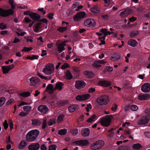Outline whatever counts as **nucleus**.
Returning <instances> with one entry per match:
<instances>
[{
  "instance_id": "41",
  "label": "nucleus",
  "mask_w": 150,
  "mask_h": 150,
  "mask_svg": "<svg viewBox=\"0 0 150 150\" xmlns=\"http://www.w3.org/2000/svg\"><path fill=\"white\" fill-rule=\"evenodd\" d=\"M64 115H59L57 117V121L58 123L60 122L63 120L64 118Z\"/></svg>"
},
{
  "instance_id": "58",
  "label": "nucleus",
  "mask_w": 150,
  "mask_h": 150,
  "mask_svg": "<svg viewBox=\"0 0 150 150\" xmlns=\"http://www.w3.org/2000/svg\"><path fill=\"white\" fill-rule=\"evenodd\" d=\"M112 70V68L109 66L106 67L105 69V71H111Z\"/></svg>"
},
{
  "instance_id": "49",
  "label": "nucleus",
  "mask_w": 150,
  "mask_h": 150,
  "mask_svg": "<svg viewBox=\"0 0 150 150\" xmlns=\"http://www.w3.org/2000/svg\"><path fill=\"white\" fill-rule=\"evenodd\" d=\"M130 109L133 111H136L138 109V106L136 105H133L130 106Z\"/></svg>"
},
{
  "instance_id": "33",
  "label": "nucleus",
  "mask_w": 150,
  "mask_h": 150,
  "mask_svg": "<svg viewBox=\"0 0 150 150\" xmlns=\"http://www.w3.org/2000/svg\"><path fill=\"white\" fill-rule=\"evenodd\" d=\"M27 144L25 141H22L18 145V148L19 149H23L25 147Z\"/></svg>"
},
{
  "instance_id": "36",
  "label": "nucleus",
  "mask_w": 150,
  "mask_h": 150,
  "mask_svg": "<svg viewBox=\"0 0 150 150\" xmlns=\"http://www.w3.org/2000/svg\"><path fill=\"white\" fill-rule=\"evenodd\" d=\"M97 119L96 116L95 115H93L91 117L89 118L87 121V122H89L94 121Z\"/></svg>"
},
{
  "instance_id": "28",
  "label": "nucleus",
  "mask_w": 150,
  "mask_h": 150,
  "mask_svg": "<svg viewBox=\"0 0 150 150\" xmlns=\"http://www.w3.org/2000/svg\"><path fill=\"white\" fill-rule=\"evenodd\" d=\"M128 44L129 45L135 47L137 45V42L135 40L131 39L128 41Z\"/></svg>"
},
{
  "instance_id": "52",
  "label": "nucleus",
  "mask_w": 150,
  "mask_h": 150,
  "mask_svg": "<svg viewBox=\"0 0 150 150\" xmlns=\"http://www.w3.org/2000/svg\"><path fill=\"white\" fill-rule=\"evenodd\" d=\"M71 132L74 135H76L78 133V130L77 129H73L71 130Z\"/></svg>"
},
{
  "instance_id": "42",
  "label": "nucleus",
  "mask_w": 150,
  "mask_h": 150,
  "mask_svg": "<svg viewBox=\"0 0 150 150\" xmlns=\"http://www.w3.org/2000/svg\"><path fill=\"white\" fill-rule=\"evenodd\" d=\"M30 93L29 92H26L24 93H21L20 95L23 97H27L30 96Z\"/></svg>"
},
{
  "instance_id": "50",
  "label": "nucleus",
  "mask_w": 150,
  "mask_h": 150,
  "mask_svg": "<svg viewBox=\"0 0 150 150\" xmlns=\"http://www.w3.org/2000/svg\"><path fill=\"white\" fill-rule=\"evenodd\" d=\"M33 49V48L31 47H24L23 50H22V52H28Z\"/></svg>"
},
{
  "instance_id": "10",
  "label": "nucleus",
  "mask_w": 150,
  "mask_h": 150,
  "mask_svg": "<svg viewBox=\"0 0 150 150\" xmlns=\"http://www.w3.org/2000/svg\"><path fill=\"white\" fill-rule=\"evenodd\" d=\"M150 120V115H147L142 117L138 121L139 125H143L147 123Z\"/></svg>"
},
{
  "instance_id": "16",
  "label": "nucleus",
  "mask_w": 150,
  "mask_h": 150,
  "mask_svg": "<svg viewBox=\"0 0 150 150\" xmlns=\"http://www.w3.org/2000/svg\"><path fill=\"white\" fill-rule=\"evenodd\" d=\"M106 61L105 59L99 60L94 62L93 65L96 68H98L100 67L103 64L106 63Z\"/></svg>"
},
{
  "instance_id": "27",
  "label": "nucleus",
  "mask_w": 150,
  "mask_h": 150,
  "mask_svg": "<svg viewBox=\"0 0 150 150\" xmlns=\"http://www.w3.org/2000/svg\"><path fill=\"white\" fill-rule=\"evenodd\" d=\"M90 133L89 129L88 128H85L82 130V134L83 136L87 137Z\"/></svg>"
},
{
  "instance_id": "1",
  "label": "nucleus",
  "mask_w": 150,
  "mask_h": 150,
  "mask_svg": "<svg viewBox=\"0 0 150 150\" xmlns=\"http://www.w3.org/2000/svg\"><path fill=\"white\" fill-rule=\"evenodd\" d=\"M109 29L111 32L108 31L107 29L104 28L100 30V31L101 33H96V34L99 36V39L100 41L101 42L99 43L100 45L105 44V40L106 36L114 33V29L110 28Z\"/></svg>"
},
{
  "instance_id": "57",
  "label": "nucleus",
  "mask_w": 150,
  "mask_h": 150,
  "mask_svg": "<svg viewBox=\"0 0 150 150\" xmlns=\"http://www.w3.org/2000/svg\"><path fill=\"white\" fill-rule=\"evenodd\" d=\"M138 34V33L137 32H132L131 33L130 36L132 38L134 37L137 36Z\"/></svg>"
},
{
  "instance_id": "26",
  "label": "nucleus",
  "mask_w": 150,
  "mask_h": 150,
  "mask_svg": "<svg viewBox=\"0 0 150 150\" xmlns=\"http://www.w3.org/2000/svg\"><path fill=\"white\" fill-rule=\"evenodd\" d=\"M64 84L62 82L58 81L56 84L54 90L58 89L59 90H61L62 89V86Z\"/></svg>"
},
{
  "instance_id": "31",
  "label": "nucleus",
  "mask_w": 150,
  "mask_h": 150,
  "mask_svg": "<svg viewBox=\"0 0 150 150\" xmlns=\"http://www.w3.org/2000/svg\"><path fill=\"white\" fill-rule=\"evenodd\" d=\"M95 142L98 149L101 148L104 145V142L102 140H99Z\"/></svg>"
},
{
  "instance_id": "51",
  "label": "nucleus",
  "mask_w": 150,
  "mask_h": 150,
  "mask_svg": "<svg viewBox=\"0 0 150 150\" xmlns=\"http://www.w3.org/2000/svg\"><path fill=\"white\" fill-rule=\"evenodd\" d=\"M31 108L30 106H25L23 107V109L25 111L28 112L31 110Z\"/></svg>"
},
{
  "instance_id": "56",
  "label": "nucleus",
  "mask_w": 150,
  "mask_h": 150,
  "mask_svg": "<svg viewBox=\"0 0 150 150\" xmlns=\"http://www.w3.org/2000/svg\"><path fill=\"white\" fill-rule=\"evenodd\" d=\"M28 114L27 113L22 111L19 113V115L20 116L24 117L26 116Z\"/></svg>"
},
{
  "instance_id": "24",
  "label": "nucleus",
  "mask_w": 150,
  "mask_h": 150,
  "mask_svg": "<svg viewBox=\"0 0 150 150\" xmlns=\"http://www.w3.org/2000/svg\"><path fill=\"white\" fill-rule=\"evenodd\" d=\"M78 108V106L77 105H74L70 106L68 108L69 111L71 112H72L77 110Z\"/></svg>"
},
{
  "instance_id": "32",
  "label": "nucleus",
  "mask_w": 150,
  "mask_h": 150,
  "mask_svg": "<svg viewBox=\"0 0 150 150\" xmlns=\"http://www.w3.org/2000/svg\"><path fill=\"white\" fill-rule=\"evenodd\" d=\"M69 103V102L68 100H61L57 102V104L59 106H64L65 105L68 104Z\"/></svg>"
},
{
  "instance_id": "45",
  "label": "nucleus",
  "mask_w": 150,
  "mask_h": 150,
  "mask_svg": "<svg viewBox=\"0 0 150 150\" xmlns=\"http://www.w3.org/2000/svg\"><path fill=\"white\" fill-rule=\"evenodd\" d=\"M47 126V119L46 118H44L42 123V128L43 129H45Z\"/></svg>"
},
{
  "instance_id": "20",
  "label": "nucleus",
  "mask_w": 150,
  "mask_h": 150,
  "mask_svg": "<svg viewBox=\"0 0 150 150\" xmlns=\"http://www.w3.org/2000/svg\"><path fill=\"white\" fill-rule=\"evenodd\" d=\"M40 147V144L38 143H33L28 146L29 150H38Z\"/></svg>"
},
{
  "instance_id": "12",
  "label": "nucleus",
  "mask_w": 150,
  "mask_h": 150,
  "mask_svg": "<svg viewBox=\"0 0 150 150\" xmlns=\"http://www.w3.org/2000/svg\"><path fill=\"white\" fill-rule=\"evenodd\" d=\"M29 79L32 86L37 87L40 83V79L37 77H32Z\"/></svg>"
},
{
  "instance_id": "55",
  "label": "nucleus",
  "mask_w": 150,
  "mask_h": 150,
  "mask_svg": "<svg viewBox=\"0 0 150 150\" xmlns=\"http://www.w3.org/2000/svg\"><path fill=\"white\" fill-rule=\"evenodd\" d=\"M48 123L49 126H52L55 123V121L53 119H50Z\"/></svg>"
},
{
  "instance_id": "9",
  "label": "nucleus",
  "mask_w": 150,
  "mask_h": 150,
  "mask_svg": "<svg viewBox=\"0 0 150 150\" xmlns=\"http://www.w3.org/2000/svg\"><path fill=\"white\" fill-rule=\"evenodd\" d=\"M13 10L9 9L8 10H4L0 8V15L3 17H6L13 14Z\"/></svg>"
},
{
  "instance_id": "13",
  "label": "nucleus",
  "mask_w": 150,
  "mask_h": 150,
  "mask_svg": "<svg viewBox=\"0 0 150 150\" xmlns=\"http://www.w3.org/2000/svg\"><path fill=\"white\" fill-rule=\"evenodd\" d=\"M84 25L88 27H93L95 25L96 23L93 19L89 18L84 21Z\"/></svg>"
},
{
  "instance_id": "62",
  "label": "nucleus",
  "mask_w": 150,
  "mask_h": 150,
  "mask_svg": "<svg viewBox=\"0 0 150 150\" xmlns=\"http://www.w3.org/2000/svg\"><path fill=\"white\" fill-rule=\"evenodd\" d=\"M40 148L41 150H47V149L45 145L44 144L41 145Z\"/></svg>"
},
{
  "instance_id": "47",
  "label": "nucleus",
  "mask_w": 150,
  "mask_h": 150,
  "mask_svg": "<svg viewBox=\"0 0 150 150\" xmlns=\"http://www.w3.org/2000/svg\"><path fill=\"white\" fill-rule=\"evenodd\" d=\"M8 123L9 125V127L11 130L13 128V122L11 119H9L8 120Z\"/></svg>"
},
{
  "instance_id": "40",
  "label": "nucleus",
  "mask_w": 150,
  "mask_h": 150,
  "mask_svg": "<svg viewBox=\"0 0 150 150\" xmlns=\"http://www.w3.org/2000/svg\"><path fill=\"white\" fill-rule=\"evenodd\" d=\"M46 90L47 91V90H48L51 92H52L54 90V89H53V86L52 84H49Z\"/></svg>"
},
{
  "instance_id": "25",
  "label": "nucleus",
  "mask_w": 150,
  "mask_h": 150,
  "mask_svg": "<svg viewBox=\"0 0 150 150\" xmlns=\"http://www.w3.org/2000/svg\"><path fill=\"white\" fill-rule=\"evenodd\" d=\"M42 23L41 22H38L35 25L33 28V30L35 32L38 33L39 32V29L41 27Z\"/></svg>"
},
{
  "instance_id": "59",
  "label": "nucleus",
  "mask_w": 150,
  "mask_h": 150,
  "mask_svg": "<svg viewBox=\"0 0 150 150\" xmlns=\"http://www.w3.org/2000/svg\"><path fill=\"white\" fill-rule=\"evenodd\" d=\"M79 5V3L78 2H76L74 3L72 5L71 8L72 9H74L76 7L78 6Z\"/></svg>"
},
{
  "instance_id": "61",
  "label": "nucleus",
  "mask_w": 150,
  "mask_h": 150,
  "mask_svg": "<svg viewBox=\"0 0 150 150\" xmlns=\"http://www.w3.org/2000/svg\"><path fill=\"white\" fill-rule=\"evenodd\" d=\"M64 77L67 80H69L73 78V76H64Z\"/></svg>"
},
{
  "instance_id": "21",
  "label": "nucleus",
  "mask_w": 150,
  "mask_h": 150,
  "mask_svg": "<svg viewBox=\"0 0 150 150\" xmlns=\"http://www.w3.org/2000/svg\"><path fill=\"white\" fill-rule=\"evenodd\" d=\"M150 96L147 93L139 94L138 98L140 100H146L149 99L150 98Z\"/></svg>"
},
{
  "instance_id": "6",
  "label": "nucleus",
  "mask_w": 150,
  "mask_h": 150,
  "mask_svg": "<svg viewBox=\"0 0 150 150\" xmlns=\"http://www.w3.org/2000/svg\"><path fill=\"white\" fill-rule=\"evenodd\" d=\"M86 15L84 11L80 12L74 16L73 19L74 21L78 22L85 17Z\"/></svg>"
},
{
  "instance_id": "48",
  "label": "nucleus",
  "mask_w": 150,
  "mask_h": 150,
  "mask_svg": "<svg viewBox=\"0 0 150 150\" xmlns=\"http://www.w3.org/2000/svg\"><path fill=\"white\" fill-rule=\"evenodd\" d=\"M57 147V146L56 145H51L50 146L48 150H56Z\"/></svg>"
},
{
  "instance_id": "14",
  "label": "nucleus",
  "mask_w": 150,
  "mask_h": 150,
  "mask_svg": "<svg viewBox=\"0 0 150 150\" xmlns=\"http://www.w3.org/2000/svg\"><path fill=\"white\" fill-rule=\"evenodd\" d=\"M90 97V95L89 94H83L81 95H78L76 96V99L77 100H85L88 99Z\"/></svg>"
},
{
  "instance_id": "5",
  "label": "nucleus",
  "mask_w": 150,
  "mask_h": 150,
  "mask_svg": "<svg viewBox=\"0 0 150 150\" xmlns=\"http://www.w3.org/2000/svg\"><path fill=\"white\" fill-rule=\"evenodd\" d=\"M54 67L52 64H49L46 65L43 71L46 74H51L54 71Z\"/></svg>"
},
{
  "instance_id": "2",
  "label": "nucleus",
  "mask_w": 150,
  "mask_h": 150,
  "mask_svg": "<svg viewBox=\"0 0 150 150\" xmlns=\"http://www.w3.org/2000/svg\"><path fill=\"white\" fill-rule=\"evenodd\" d=\"M40 133L39 130L35 129L29 132L26 135V140L29 142L34 141Z\"/></svg>"
},
{
  "instance_id": "64",
  "label": "nucleus",
  "mask_w": 150,
  "mask_h": 150,
  "mask_svg": "<svg viewBox=\"0 0 150 150\" xmlns=\"http://www.w3.org/2000/svg\"><path fill=\"white\" fill-rule=\"evenodd\" d=\"M144 135L146 137L150 138V132H146L144 133Z\"/></svg>"
},
{
  "instance_id": "43",
  "label": "nucleus",
  "mask_w": 150,
  "mask_h": 150,
  "mask_svg": "<svg viewBox=\"0 0 150 150\" xmlns=\"http://www.w3.org/2000/svg\"><path fill=\"white\" fill-rule=\"evenodd\" d=\"M67 29V26L64 27H60L57 29V30L61 32H63L66 31Z\"/></svg>"
},
{
  "instance_id": "60",
  "label": "nucleus",
  "mask_w": 150,
  "mask_h": 150,
  "mask_svg": "<svg viewBox=\"0 0 150 150\" xmlns=\"http://www.w3.org/2000/svg\"><path fill=\"white\" fill-rule=\"evenodd\" d=\"M117 107V105L116 104H114L111 107V109L112 111H115L116 110Z\"/></svg>"
},
{
  "instance_id": "11",
  "label": "nucleus",
  "mask_w": 150,
  "mask_h": 150,
  "mask_svg": "<svg viewBox=\"0 0 150 150\" xmlns=\"http://www.w3.org/2000/svg\"><path fill=\"white\" fill-rule=\"evenodd\" d=\"M67 42V40H65L61 42H58L56 43L57 48L58 51L60 53L62 51L65 50L64 47L66 45V43Z\"/></svg>"
},
{
  "instance_id": "15",
  "label": "nucleus",
  "mask_w": 150,
  "mask_h": 150,
  "mask_svg": "<svg viewBox=\"0 0 150 150\" xmlns=\"http://www.w3.org/2000/svg\"><path fill=\"white\" fill-rule=\"evenodd\" d=\"M86 85V83L83 80L76 81L75 83V86L77 89H81L83 88Z\"/></svg>"
},
{
  "instance_id": "8",
  "label": "nucleus",
  "mask_w": 150,
  "mask_h": 150,
  "mask_svg": "<svg viewBox=\"0 0 150 150\" xmlns=\"http://www.w3.org/2000/svg\"><path fill=\"white\" fill-rule=\"evenodd\" d=\"M38 110L43 115L47 114L49 111V108L48 107L43 105H39L38 108Z\"/></svg>"
},
{
  "instance_id": "54",
  "label": "nucleus",
  "mask_w": 150,
  "mask_h": 150,
  "mask_svg": "<svg viewBox=\"0 0 150 150\" xmlns=\"http://www.w3.org/2000/svg\"><path fill=\"white\" fill-rule=\"evenodd\" d=\"M69 67V65L67 63H64L63 65L62 66L61 68V69H66L67 68Z\"/></svg>"
},
{
  "instance_id": "53",
  "label": "nucleus",
  "mask_w": 150,
  "mask_h": 150,
  "mask_svg": "<svg viewBox=\"0 0 150 150\" xmlns=\"http://www.w3.org/2000/svg\"><path fill=\"white\" fill-rule=\"evenodd\" d=\"M3 125L4 126V129L6 130L7 129L8 127V125L7 120H5L4 122L3 123Z\"/></svg>"
},
{
  "instance_id": "19",
  "label": "nucleus",
  "mask_w": 150,
  "mask_h": 150,
  "mask_svg": "<svg viewBox=\"0 0 150 150\" xmlns=\"http://www.w3.org/2000/svg\"><path fill=\"white\" fill-rule=\"evenodd\" d=\"M141 90L144 92H148L150 91V84L149 83H146L143 85Z\"/></svg>"
},
{
  "instance_id": "7",
  "label": "nucleus",
  "mask_w": 150,
  "mask_h": 150,
  "mask_svg": "<svg viewBox=\"0 0 150 150\" xmlns=\"http://www.w3.org/2000/svg\"><path fill=\"white\" fill-rule=\"evenodd\" d=\"M73 146L79 145L82 147L88 146L89 145L88 141L86 140H81L74 141L72 143Z\"/></svg>"
},
{
  "instance_id": "3",
  "label": "nucleus",
  "mask_w": 150,
  "mask_h": 150,
  "mask_svg": "<svg viewBox=\"0 0 150 150\" xmlns=\"http://www.w3.org/2000/svg\"><path fill=\"white\" fill-rule=\"evenodd\" d=\"M108 101V96L106 95L99 96L96 100V102L100 105H106Z\"/></svg>"
},
{
  "instance_id": "37",
  "label": "nucleus",
  "mask_w": 150,
  "mask_h": 150,
  "mask_svg": "<svg viewBox=\"0 0 150 150\" xmlns=\"http://www.w3.org/2000/svg\"><path fill=\"white\" fill-rule=\"evenodd\" d=\"M97 119L96 116L95 115H93L91 117L89 118L87 121V122H89L94 121Z\"/></svg>"
},
{
  "instance_id": "35",
  "label": "nucleus",
  "mask_w": 150,
  "mask_h": 150,
  "mask_svg": "<svg viewBox=\"0 0 150 150\" xmlns=\"http://www.w3.org/2000/svg\"><path fill=\"white\" fill-rule=\"evenodd\" d=\"M74 11L72 9H69L67 10L66 15L67 17L73 14L74 13Z\"/></svg>"
},
{
  "instance_id": "39",
  "label": "nucleus",
  "mask_w": 150,
  "mask_h": 150,
  "mask_svg": "<svg viewBox=\"0 0 150 150\" xmlns=\"http://www.w3.org/2000/svg\"><path fill=\"white\" fill-rule=\"evenodd\" d=\"M67 129L64 128L59 130L58 131V134L61 135H64L67 133Z\"/></svg>"
},
{
  "instance_id": "44",
  "label": "nucleus",
  "mask_w": 150,
  "mask_h": 150,
  "mask_svg": "<svg viewBox=\"0 0 150 150\" xmlns=\"http://www.w3.org/2000/svg\"><path fill=\"white\" fill-rule=\"evenodd\" d=\"M6 98L4 97L0 98V107L3 106L5 103Z\"/></svg>"
},
{
  "instance_id": "34",
  "label": "nucleus",
  "mask_w": 150,
  "mask_h": 150,
  "mask_svg": "<svg viewBox=\"0 0 150 150\" xmlns=\"http://www.w3.org/2000/svg\"><path fill=\"white\" fill-rule=\"evenodd\" d=\"M73 70V74H79L80 72V70L79 68L76 67H73L72 68Z\"/></svg>"
},
{
  "instance_id": "46",
  "label": "nucleus",
  "mask_w": 150,
  "mask_h": 150,
  "mask_svg": "<svg viewBox=\"0 0 150 150\" xmlns=\"http://www.w3.org/2000/svg\"><path fill=\"white\" fill-rule=\"evenodd\" d=\"M92 150H96L98 149V148L97 147L95 142L92 143L90 146Z\"/></svg>"
},
{
  "instance_id": "18",
  "label": "nucleus",
  "mask_w": 150,
  "mask_h": 150,
  "mask_svg": "<svg viewBox=\"0 0 150 150\" xmlns=\"http://www.w3.org/2000/svg\"><path fill=\"white\" fill-rule=\"evenodd\" d=\"M14 67L13 64L2 66V68L3 70V73L4 74H6L9 71L13 69Z\"/></svg>"
},
{
  "instance_id": "63",
  "label": "nucleus",
  "mask_w": 150,
  "mask_h": 150,
  "mask_svg": "<svg viewBox=\"0 0 150 150\" xmlns=\"http://www.w3.org/2000/svg\"><path fill=\"white\" fill-rule=\"evenodd\" d=\"M31 21L30 18L26 17H25L23 21L25 22L26 23H28Z\"/></svg>"
},
{
  "instance_id": "30",
  "label": "nucleus",
  "mask_w": 150,
  "mask_h": 150,
  "mask_svg": "<svg viewBox=\"0 0 150 150\" xmlns=\"http://www.w3.org/2000/svg\"><path fill=\"white\" fill-rule=\"evenodd\" d=\"M91 11L94 13H98L100 11V9L97 5L93 6L91 9Z\"/></svg>"
},
{
  "instance_id": "4",
  "label": "nucleus",
  "mask_w": 150,
  "mask_h": 150,
  "mask_svg": "<svg viewBox=\"0 0 150 150\" xmlns=\"http://www.w3.org/2000/svg\"><path fill=\"white\" fill-rule=\"evenodd\" d=\"M111 115H106L103 117L100 121V124L102 125L105 127H108L110 124L111 122V119L110 116Z\"/></svg>"
},
{
  "instance_id": "17",
  "label": "nucleus",
  "mask_w": 150,
  "mask_h": 150,
  "mask_svg": "<svg viewBox=\"0 0 150 150\" xmlns=\"http://www.w3.org/2000/svg\"><path fill=\"white\" fill-rule=\"evenodd\" d=\"M99 84L104 87H108L111 85V81L106 80H103L99 81Z\"/></svg>"
},
{
  "instance_id": "29",
  "label": "nucleus",
  "mask_w": 150,
  "mask_h": 150,
  "mask_svg": "<svg viewBox=\"0 0 150 150\" xmlns=\"http://www.w3.org/2000/svg\"><path fill=\"white\" fill-rule=\"evenodd\" d=\"M31 120L32 124L33 126H39L41 124V122L37 119H33Z\"/></svg>"
},
{
  "instance_id": "23",
  "label": "nucleus",
  "mask_w": 150,
  "mask_h": 150,
  "mask_svg": "<svg viewBox=\"0 0 150 150\" xmlns=\"http://www.w3.org/2000/svg\"><path fill=\"white\" fill-rule=\"evenodd\" d=\"M131 13L132 11L130 9H127L122 12H121L120 13V16L122 17H124L131 14Z\"/></svg>"
},
{
  "instance_id": "38",
  "label": "nucleus",
  "mask_w": 150,
  "mask_h": 150,
  "mask_svg": "<svg viewBox=\"0 0 150 150\" xmlns=\"http://www.w3.org/2000/svg\"><path fill=\"white\" fill-rule=\"evenodd\" d=\"M132 147L134 149L138 150L142 148V146L141 144L139 143H137L133 144Z\"/></svg>"
},
{
  "instance_id": "22",
  "label": "nucleus",
  "mask_w": 150,
  "mask_h": 150,
  "mask_svg": "<svg viewBox=\"0 0 150 150\" xmlns=\"http://www.w3.org/2000/svg\"><path fill=\"white\" fill-rule=\"evenodd\" d=\"M29 16L30 18L33 20L35 21H39L40 18V16L37 13H30Z\"/></svg>"
}]
</instances>
